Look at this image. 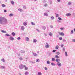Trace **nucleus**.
I'll return each mask as SVG.
<instances>
[{
    "mask_svg": "<svg viewBox=\"0 0 75 75\" xmlns=\"http://www.w3.org/2000/svg\"><path fill=\"white\" fill-rule=\"evenodd\" d=\"M3 23H4L5 24L7 23V20L4 18L1 17L0 18V24H3Z\"/></svg>",
    "mask_w": 75,
    "mask_h": 75,
    "instance_id": "1",
    "label": "nucleus"
},
{
    "mask_svg": "<svg viewBox=\"0 0 75 75\" xmlns=\"http://www.w3.org/2000/svg\"><path fill=\"white\" fill-rule=\"evenodd\" d=\"M24 65L23 64H21L19 66V68L20 69H22L24 68Z\"/></svg>",
    "mask_w": 75,
    "mask_h": 75,
    "instance_id": "2",
    "label": "nucleus"
},
{
    "mask_svg": "<svg viewBox=\"0 0 75 75\" xmlns=\"http://www.w3.org/2000/svg\"><path fill=\"white\" fill-rule=\"evenodd\" d=\"M57 65L59 67H61V66H62V64L60 62H57Z\"/></svg>",
    "mask_w": 75,
    "mask_h": 75,
    "instance_id": "3",
    "label": "nucleus"
},
{
    "mask_svg": "<svg viewBox=\"0 0 75 75\" xmlns=\"http://www.w3.org/2000/svg\"><path fill=\"white\" fill-rule=\"evenodd\" d=\"M58 33L59 34V35H62V36H64V33L63 32H59Z\"/></svg>",
    "mask_w": 75,
    "mask_h": 75,
    "instance_id": "4",
    "label": "nucleus"
},
{
    "mask_svg": "<svg viewBox=\"0 0 75 75\" xmlns=\"http://www.w3.org/2000/svg\"><path fill=\"white\" fill-rule=\"evenodd\" d=\"M9 39H10V40H11V41H13L14 40V38H13L11 36L9 38Z\"/></svg>",
    "mask_w": 75,
    "mask_h": 75,
    "instance_id": "5",
    "label": "nucleus"
},
{
    "mask_svg": "<svg viewBox=\"0 0 75 75\" xmlns=\"http://www.w3.org/2000/svg\"><path fill=\"white\" fill-rule=\"evenodd\" d=\"M23 24L24 25H25V26H26L27 25V22L26 21L25 22L23 23Z\"/></svg>",
    "mask_w": 75,
    "mask_h": 75,
    "instance_id": "6",
    "label": "nucleus"
},
{
    "mask_svg": "<svg viewBox=\"0 0 75 75\" xmlns=\"http://www.w3.org/2000/svg\"><path fill=\"white\" fill-rule=\"evenodd\" d=\"M25 40H26V41H29V38H28V37H26L25 38Z\"/></svg>",
    "mask_w": 75,
    "mask_h": 75,
    "instance_id": "7",
    "label": "nucleus"
},
{
    "mask_svg": "<svg viewBox=\"0 0 75 75\" xmlns=\"http://www.w3.org/2000/svg\"><path fill=\"white\" fill-rule=\"evenodd\" d=\"M45 48H48L50 47V45H46L45 46Z\"/></svg>",
    "mask_w": 75,
    "mask_h": 75,
    "instance_id": "8",
    "label": "nucleus"
},
{
    "mask_svg": "<svg viewBox=\"0 0 75 75\" xmlns=\"http://www.w3.org/2000/svg\"><path fill=\"white\" fill-rule=\"evenodd\" d=\"M24 67L25 68V71H27L28 69V67H26V66L25 65H24Z\"/></svg>",
    "mask_w": 75,
    "mask_h": 75,
    "instance_id": "9",
    "label": "nucleus"
},
{
    "mask_svg": "<svg viewBox=\"0 0 75 75\" xmlns=\"http://www.w3.org/2000/svg\"><path fill=\"white\" fill-rule=\"evenodd\" d=\"M18 11H20V12H23V9L19 8L18 9Z\"/></svg>",
    "mask_w": 75,
    "mask_h": 75,
    "instance_id": "10",
    "label": "nucleus"
},
{
    "mask_svg": "<svg viewBox=\"0 0 75 75\" xmlns=\"http://www.w3.org/2000/svg\"><path fill=\"white\" fill-rule=\"evenodd\" d=\"M0 68H1V69H5L6 67L4 66H1Z\"/></svg>",
    "mask_w": 75,
    "mask_h": 75,
    "instance_id": "11",
    "label": "nucleus"
},
{
    "mask_svg": "<svg viewBox=\"0 0 75 75\" xmlns=\"http://www.w3.org/2000/svg\"><path fill=\"white\" fill-rule=\"evenodd\" d=\"M33 55L34 56V57H36L37 55V54L33 53Z\"/></svg>",
    "mask_w": 75,
    "mask_h": 75,
    "instance_id": "12",
    "label": "nucleus"
},
{
    "mask_svg": "<svg viewBox=\"0 0 75 75\" xmlns=\"http://www.w3.org/2000/svg\"><path fill=\"white\" fill-rule=\"evenodd\" d=\"M44 16H48V13H44Z\"/></svg>",
    "mask_w": 75,
    "mask_h": 75,
    "instance_id": "13",
    "label": "nucleus"
},
{
    "mask_svg": "<svg viewBox=\"0 0 75 75\" xmlns=\"http://www.w3.org/2000/svg\"><path fill=\"white\" fill-rule=\"evenodd\" d=\"M24 29H25V28H24V26H22L21 27V29L23 31H24Z\"/></svg>",
    "mask_w": 75,
    "mask_h": 75,
    "instance_id": "14",
    "label": "nucleus"
},
{
    "mask_svg": "<svg viewBox=\"0 0 75 75\" xmlns=\"http://www.w3.org/2000/svg\"><path fill=\"white\" fill-rule=\"evenodd\" d=\"M53 34H52V33L51 32H50L49 33V35L50 36V37H52V35Z\"/></svg>",
    "mask_w": 75,
    "mask_h": 75,
    "instance_id": "15",
    "label": "nucleus"
},
{
    "mask_svg": "<svg viewBox=\"0 0 75 75\" xmlns=\"http://www.w3.org/2000/svg\"><path fill=\"white\" fill-rule=\"evenodd\" d=\"M71 14L70 13H68L66 14L67 16H71Z\"/></svg>",
    "mask_w": 75,
    "mask_h": 75,
    "instance_id": "16",
    "label": "nucleus"
},
{
    "mask_svg": "<svg viewBox=\"0 0 75 75\" xmlns=\"http://www.w3.org/2000/svg\"><path fill=\"white\" fill-rule=\"evenodd\" d=\"M20 52H21V53L22 54L23 53H25V51H24V50H21L20 51Z\"/></svg>",
    "mask_w": 75,
    "mask_h": 75,
    "instance_id": "17",
    "label": "nucleus"
},
{
    "mask_svg": "<svg viewBox=\"0 0 75 75\" xmlns=\"http://www.w3.org/2000/svg\"><path fill=\"white\" fill-rule=\"evenodd\" d=\"M29 74V72H28V71H26L25 73V75H28Z\"/></svg>",
    "mask_w": 75,
    "mask_h": 75,
    "instance_id": "18",
    "label": "nucleus"
},
{
    "mask_svg": "<svg viewBox=\"0 0 75 75\" xmlns=\"http://www.w3.org/2000/svg\"><path fill=\"white\" fill-rule=\"evenodd\" d=\"M37 40L36 39H33V42H35V43H36L37 42Z\"/></svg>",
    "mask_w": 75,
    "mask_h": 75,
    "instance_id": "19",
    "label": "nucleus"
},
{
    "mask_svg": "<svg viewBox=\"0 0 75 75\" xmlns=\"http://www.w3.org/2000/svg\"><path fill=\"white\" fill-rule=\"evenodd\" d=\"M11 34L13 36H15L16 35V33L14 32L12 33Z\"/></svg>",
    "mask_w": 75,
    "mask_h": 75,
    "instance_id": "20",
    "label": "nucleus"
},
{
    "mask_svg": "<svg viewBox=\"0 0 75 75\" xmlns=\"http://www.w3.org/2000/svg\"><path fill=\"white\" fill-rule=\"evenodd\" d=\"M51 65L52 66H55V65H56L54 63H51Z\"/></svg>",
    "mask_w": 75,
    "mask_h": 75,
    "instance_id": "21",
    "label": "nucleus"
},
{
    "mask_svg": "<svg viewBox=\"0 0 75 75\" xmlns=\"http://www.w3.org/2000/svg\"><path fill=\"white\" fill-rule=\"evenodd\" d=\"M38 75H42V73L41 72H38Z\"/></svg>",
    "mask_w": 75,
    "mask_h": 75,
    "instance_id": "22",
    "label": "nucleus"
},
{
    "mask_svg": "<svg viewBox=\"0 0 75 75\" xmlns=\"http://www.w3.org/2000/svg\"><path fill=\"white\" fill-rule=\"evenodd\" d=\"M56 62H59L60 61V60L59 59H56Z\"/></svg>",
    "mask_w": 75,
    "mask_h": 75,
    "instance_id": "23",
    "label": "nucleus"
},
{
    "mask_svg": "<svg viewBox=\"0 0 75 75\" xmlns=\"http://www.w3.org/2000/svg\"><path fill=\"white\" fill-rule=\"evenodd\" d=\"M55 58L57 59H58V58H59V56L57 55H56L55 56Z\"/></svg>",
    "mask_w": 75,
    "mask_h": 75,
    "instance_id": "24",
    "label": "nucleus"
},
{
    "mask_svg": "<svg viewBox=\"0 0 75 75\" xmlns=\"http://www.w3.org/2000/svg\"><path fill=\"white\" fill-rule=\"evenodd\" d=\"M1 32H2V33H7V32H6V31L4 30H2L1 31Z\"/></svg>",
    "mask_w": 75,
    "mask_h": 75,
    "instance_id": "25",
    "label": "nucleus"
},
{
    "mask_svg": "<svg viewBox=\"0 0 75 75\" xmlns=\"http://www.w3.org/2000/svg\"><path fill=\"white\" fill-rule=\"evenodd\" d=\"M36 62H40V59H37L36 60Z\"/></svg>",
    "mask_w": 75,
    "mask_h": 75,
    "instance_id": "26",
    "label": "nucleus"
},
{
    "mask_svg": "<svg viewBox=\"0 0 75 75\" xmlns=\"http://www.w3.org/2000/svg\"><path fill=\"white\" fill-rule=\"evenodd\" d=\"M1 61H2V62H5V60H4V58H2L1 59Z\"/></svg>",
    "mask_w": 75,
    "mask_h": 75,
    "instance_id": "27",
    "label": "nucleus"
},
{
    "mask_svg": "<svg viewBox=\"0 0 75 75\" xmlns=\"http://www.w3.org/2000/svg\"><path fill=\"white\" fill-rule=\"evenodd\" d=\"M51 20H54L55 19V18H54V16H51Z\"/></svg>",
    "mask_w": 75,
    "mask_h": 75,
    "instance_id": "28",
    "label": "nucleus"
},
{
    "mask_svg": "<svg viewBox=\"0 0 75 75\" xmlns=\"http://www.w3.org/2000/svg\"><path fill=\"white\" fill-rule=\"evenodd\" d=\"M11 4H14V1H11Z\"/></svg>",
    "mask_w": 75,
    "mask_h": 75,
    "instance_id": "29",
    "label": "nucleus"
},
{
    "mask_svg": "<svg viewBox=\"0 0 75 75\" xmlns=\"http://www.w3.org/2000/svg\"><path fill=\"white\" fill-rule=\"evenodd\" d=\"M65 55L66 57H67L68 56V53H67V52H65Z\"/></svg>",
    "mask_w": 75,
    "mask_h": 75,
    "instance_id": "30",
    "label": "nucleus"
},
{
    "mask_svg": "<svg viewBox=\"0 0 75 75\" xmlns=\"http://www.w3.org/2000/svg\"><path fill=\"white\" fill-rule=\"evenodd\" d=\"M5 36L6 37H10V35L8 34H6V35H5Z\"/></svg>",
    "mask_w": 75,
    "mask_h": 75,
    "instance_id": "31",
    "label": "nucleus"
},
{
    "mask_svg": "<svg viewBox=\"0 0 75 75\" xmlns=\"http://www.w3.org/2000/svg\"><path fill=\"white\" fill-rule=\"evenodd\" d=\"M47 64H50V61L48 60L47 62Z\"/></svg>",
    "mask_w": 75,
    "mask_h": 75,
    "instance_id": "32",
    "label": "nucleus"
},
{
    "mask_svg": "<svg viewBox=\"0 0 75 75\" xmlns=\"http://www.w3.org/2000/svg\"><path fill=\"white\" fill-rule=\"evenodd\" d=\"M13 13H11L10 15H9V16L10 17H12V16H13Z\"/></svg>",
    "mask_w": 75,
    "mask_h": 75,
    "instance_id": "33",
    "label": "nucleus"
},
{
    "mask_svg": "<svg viewBox=\"0 0 75 75\" xmlns=\"http://www.w3.org/2000/svg\"><path fill=\"white\" fill-rule=\"evenodd\" d=\"M56 54L57 55H59V54H60V53L58 52H56Z\"/></svg>",
    "mask_w": 75,
    "mask_h": 75,
    "instance_id": "34",
    "label": "nucleus"
},
{
    "mask_svg": "<svg viewBox=\"0 0 75 75\" xmlns=\"http://www.w3.org/2000/svg\"><path fill=\"white\" fill-rule=\"evenodd\" d=\"M55 58H52V61H55Z\"/></svg>",
    "mask_w": 75,
    "mask_h": 75,
    "instance_id": "35",
    "label": "nucleus"
},
{
    "mask_svg": "<svg viewBox=\"0 0 75 75\" xmlns=\"http://www.w3.org/2000/svg\"><path fill=\"white\" fill-rule=\"evenodd\" d=\"M63 41L64 42H67V40H65V39H63Z\"/></svg>",
    "mask_w": 75,
    "mask_h": 75,
    "instance_id": "36",
    "label": "nucleus"
},
{
    "mask_svg": "<svg viewBox=\"0 0 75 75\" xmlns=\"http://www.w3.org/2000/svg\"><path fill=\"white\" fill-rule=\"evenodd\" d=\"M55 15H56V16L57 17H59V14H58L55 13Z\"/></svg>",
    "mask_w": 75,
    "mask_h": 75,
    "instance_id": "37",
    "label": "nucleus"
},
{
    "mask_svg": "<svg viewBox=\"0 0 75 75\" xmlns=\"http://www.w3.org/2000/svg\"><path fill=\"white\" fill-rule=\"evenodd\" d=\"M1 6L2 7H6V6L4 4H2L1 5Z\"/></svg>",
    "mask_w": 75,
    "mask_h": 75,
    "instance_id": "38",
    "label": "nucleus"
},
{
    "mask_svg": "<svg viewBox=\"0 0 75 75\" xmlns=\"http://www.w3.org/2000/svg\"><path fill=\"white\" fill-rule=\"evenodd\" d=\"M59 48V47H58V46H57L55 48H56V50H58V49Z\"/></svg>",
    "mask_w": 75,
    "mask_h": 75,
    "instance_id": "39",
    "label": "nucleus"
},
{
    "mask_svg": "<svg viewBox=\"0 0 75 75\" xmlns=\"http://www.w3.org/2000/svg\"><path fill=\"white\" fill-rule=\"evenodd\" d=\"M18 40H21V38L20 37H18L17 38Z\"/></svg>",
    "mask_w": 75,
    "mask_h": 75,
    "instance_id": "40",
    "label": "nucleus"
},
{
    "mask_svg": "<svg viewBox=\"0 0 75 75\" xmlns=\"http://www.w3.org/2000/svg\"><path fill=\"white\" fill-rule=\"evenodd\" d=\"M31 24H32V25H35V23H34L33 22H31Z\"/></svg>",
    "mask_w": 75,
    "mask_h": 75,
    "instance_id": "41",
    "label": "nucleus"
},
{
    "mask_svg": "<svg viewBox=\"0 0 75 75\" xmlns=\"http://www.w3.org/2000/svg\"><path fill=\"white\" fill-rule=\"evenodd\" d=\"M59 40H62V37H60L59 38Z\"/></svg>",
    "mask_w": 75,
    "mask_h": 75,
    "instance_id": "42",
    "label": "nucleus"
},
{
    "mask_svg": "<svg viewBox=\"0 0 75 75\" xmlns=\"http://www.w3.org/2000/svg\"><path fill=\"white\" fill-rule=\"evenodd\" d=\"M58 19H59V20H62V18H61L59 17L58 18Z\"/></svg>",
    "mask_w": 75,
    "mask_h": 75,
    "instance_id": "43",
    "label": "nucleus"
},
{
    "mask_svg": "<svg viewBox=\"0 0 75 75\" xmlns=\"http://www.w3.org/2000/svg\"><path fill=\"white\" fill-rule=\"evenodd\" d=\"M73 32H74V30H72L71 32V34H73Z\"/></svg>",
    "mask_w": 75,
    "mask_h": 75,
    "instance_id": "44",
    "label": "nucleus"
},
{
    "mask_svg": "<svg viewBox=\"0 0 75 75\" xmlns=\"http://www.w3.org/2000/svg\"><path fill=\"white\" fill-rule=\"evenodd\" d=\"M47 6H48V5H47V4H45L44 5V6L45 7H47Z\"/></svg>",
    "mask_w": 75,
    "mask_h": 75,
    "instance_id": "45",
    "label": "nucleus"
},
{
    "mask_svg": "<svg viewBox=\"0 0 75 75\" xmlns=\"http://www.w3.org/2000/svg\"><path fill=\"white\" fill-rule=\"evenodd\" d=\"M68 5H69L70 6V5H71V2H69L68 3Z\"/></svg>",
    "mask_w": 75,
    "mask_h": 75,
    "instance_id": "46",
    "label": "nucleus"
},
{
    "mask_svg": "<svg viewBox=\"0 0 75 75\" xmlns=\"http://www.w3.org/2000/svg\"><path fill=\"white\" fill-rule=\"evenodd\" d=\"M45 70H46V71H47V70H48V69H47V67H45Z\"/></svg>",
    "mask_w": 75,
    "mask_h": 75,
    "instance_id": "47",
    "label": "nucleus"
},
{
    "mask_svg": "<svg viewBox=\"0 0 75 75\" xmlns=\"http://www.w3.org/2000/svg\"><path fill=\"white\" fill-rule=\"evenodd\" d=\"M19 59L20 60H21V61H22V60H23V58H22V57H20Z\"/></svg>",
    "mask_w": 75,
    "mask_h": 75,
    "instance_id": "48",
    "label": "nucleus"
},
{
    "mask_svg": "<svg viewBox=\"0 0 75 75\" xmlns=\"http://www.w3.org/2000/svg\"><path fill=\"white\" fill-rule=\"evenodd\" d=\"M23 8H25V9L26 8H25V6H23Z\"/></svg>",
    "mask_w": 75,
    "mask_h": 75,
    "instance_id": "49",
    "label": "nucleus"
},
{
    "mask_svg": "<svg viewBox=\"0 0 75 75\" xmlns=\"http://www.w3.org/2000/svg\"><path fill=\"white\" fill-rule=\"evenodd\" d=\"M56 51V50H54L52 51V52H55Z\"/></svg>",
    "mask_w": 75,
    "mask_h": 75,
    "instance_id": "50",
    "label": "nucleus"
},
{
    "mask_svg": "<svg viewBox=\"0 0 75 75\" xmlns=\"http://www.w3.org/2000/svg\"><path fill=\"white\" fill-rule=\"evenodd\" d=\"M43 29L44 30H45V27H43Z\"/></svg>",
    "mask_w": 75,
    "mask_h": 75,
    "instance_id": "51",
    "label": "nucleus"
},
{
    "mask_svg": "<svg viewBox=\"0 0 75 75\" xmlns=\"http://www.w3.org/2000/svg\"><path fill=\"white\" fill-rule=\"evenodd\" d=\"M4 13H6V12H7V10H4Z\"/></svg>",
    "mask_w": 75,
    "mask_h": 75,
    "instance_id": "52",
    "label": "nucleus"
},
{
    "mask_svg": "<svg viewBox=\"0 0 75 75\" xmlns=\"http://www.w3.org/2000/svg\"><path fill=\"white\" fill-rule=\"evenodd\" d=\"M50 27L51 28H53V26L52 25H50Z\"/></svg>",
    "mask_w": 75,
    "mask_h": 75,
    "instance_id": "53",
    "label": "nucleus"
},
{
    "mask_svg": "<svg viewBox=\"0 0 75 75\" xmlns=\"http://www.w3.org/2000/svg\"><path fill=\"white\" fill-rule=\"evenodd\" d=\"M63 51H65V47H63Z\"/></svg>",
    "mask_w": 75,
    "mask_h": 75,
    "instance_id": "54",
    "label": "nucleus"
},
{
    "mask_svg": "<svg viewBox=\"0 0 75 75\" xmlns=\"http://www.w3.org/2000/svg\"><path fill=\"white\" fill-rule=\"evenodd\" d=\"M36 30H37V31H38V32H40V30L38 29H36Z\"/></svg>",
    "mask_w": 75,
    "mask_h": 75,
    "instance_id": "55",
    "label": "nucleus"
},
{
    "mask_svg": "<svg viewBox=\"0 0 75 75\" xmlns=\"http://www.w3.org/2000/svg\"><path fill=\"white\" fill-rule=\"evenodd\" d=\"M51 54H52V53H51V52H50L49 53V55H51Z\"/></svg>",
    "mask_w": 75,
    "mask_h": 75,
    "instance_id": "56",
    "label": "nucleus"
},
{
    "mask_svg": "<svg viewBox=\"0 0 75 75\" xmlns=\"http://www.w3.org/2000/svg\"><path fill=\"white\" fill-rule=\"evenodd\" d=\"M73 42H75V39H72Z\"/></svg>",
    "mask_w": 75,
    "mask_h": 75,
    "instance_id": "57",
    "label": "nucleus"
},
{
    "mask_svg": "<svg viewBox=\"0 0 75 75\" xmlns=\"http://www.w3.org/2000/svg\"><path fill=\"white\" fill-rule=\"evenodd\" d=\"M64 47V45L63 44H62L61 45V47Z\"/></svg>",
    "mask_w": 75,
    "mask_h": 75,
    "instance_id": "58",
    "label": "nucleus"
},
{
    "mask_svg": "<svg viewBox=\"0 0 75 75\" xmlns=\"http://www.w3.org/2000/svg\"><path fill=\"white\" fill-rule=\"evenodd\" d=\"M60 30H63V28H60Z\"/></svg>",
    "mask_w": 75,
    "mask_h": 75,
    "instance_id": "59",
    "label": "nucleus"
},
{
    "mask_svg": "<svg viewBox=\"0 0 75 75\" xmlns=\"http://www.w3.org/2000/svg\"><path fill=\"white\" fill-rule=\"evenodd\" d=\"M46 2H47V1H45V0L43 1V2H44V3H46Z\"/></svg>",
    "mask_w": 75,
    "mask_h": 75,
    "instance_id": "60",
    "label": "nucleus"
},
{
    "mask_svg": "<svg viewBox=\"0 0 75 75\" xmlns=\"http://www.w3.org/2000/svg\"><path fill=\"white\" fill-rule=\"evenodd\" d=\"M57 1L58 2H60V1H61V0H57Z\"/></svg>",
    "mask_w": 75,
    "mask_h": 75,
    "instance_id": "61",
    "label": "nucleus"
},
{
    "mask_svg": "<svg viewBox=\"0 0 75 75\" xmlns=\"http://www.w3.org/2000/svg\"><path fill=\"white\" fill-rule=\"evenodd\" d=\"M31 62V63H32V64H35V62Z\"/></svg>",
    "mask_w": 75,
    "mask_h": 75,
    "instance_id": "62",
    "label": "nucleus"
},
{
    "mask_svg": "<svg viewBox=\"0 0 75 75\" xmlns=\"http://www.w3.org/2000/svg\"><path fill=\"white\" fill-rule=\"evenodd\" d=\"M18 56H20V53H19V54H18Z\"/></svg>",
    "mask_w": 75,
    "mask_h": 75,
    "instance_id": "63",
    "label": "nucleus"
},
{
    "mask_svg": "<svg viewBox=\"0 0 75 75\" xmlns=\"http://www.w3.org/2000/svg\"><path fill=\"white\" fill-rule=\"evenodd\" d=\"M44 34L45 35V36H47V34H46V33H44Z\"/></svg>",
    "mask_w": 75,
    "mask_h": 75,
    "instance_id": "64",
    "label": "nucleus"
}]
</instances>
